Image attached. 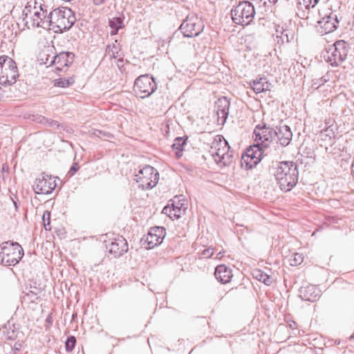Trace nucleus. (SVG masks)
<instances>
[{"label": "nucleus", "instance_id": "nucleus-1", "mask_svg": "<svg viewBox=\"0 0 354 354\" xmlns=\"http://www.w3.org/2000/svg\"><path fill=\"white\" fill-rule=\"evenodd\" d=\"M272 173L283 192H289L298 182L299 171L297 165L293 162L282 161L272 166Z\"/></svg>", "mask_w": 354, "mask_h": 354}, {"label": "nucleus", "instance_id": "nucleus-2", "mask_svg": "<svg viewBox=\"0 0 354 354\" xmlns=\"http://www.w3.org/2000/svg\"><path fill=\"white\" fill-rule=\"evenodd\" d=\"M23 256L24 250L17 242L6 241L0 245V262L3 266H15Z\"/></svg>", "mask_w": 354, "mask_h": 354}, {"label": "nucleus", "instance_id": "nucleus-3", "mask_svg": "<svg viewBox=\"0 0 354 354\" xmlns=\"http://www.w3.org/2000/svg\"><path fill=\"white\" fill-rule=\"evenodd\" d=\"M231 15L234 23L247 26L252 21L255 15V9L250 2L244 1L232 9Z\"/></svg>", "mask_w": 354, "mask_h": 354}, {"label": "nucleus", "instance_id": "nucleus-4", "mask_svg": "<svg viewBox=\"0 0 354 354\" xmlns=\"http://www.w3.org/2000/svg\"><path fill=\"white\" fill-rule=\"evenodd\" d=\"M19 77L15 62L8 56L0 57V84L12 85Z\"/></svg>", "mask_w": 354, "mask_h": 354}, {"label": "nucleus", "instance_id": "nucleus-5", "mask_svg": "<svg viewBox=\"0 0 354 354\" xmlns=\"http://www.w3.org/2000/svg\"><path fill=\"white\" fill-rule=\"evenodd\" d=\"M138 183V187L144 190L154 187L159 180V173L156 169L149 165L140 168L138 173L135 174L134 179Z\"/></svg>", "mask_w": 354, "mask_h": 354}, {"label": "nucleus", "instance_id": "nucleus-6", "mask_svg": "<svg viewBox=\"0 0 354 354\" xmlns=\"http://www.w3.org/2000/svg\"><path fill=\"white\" fill-rule=\"evenodd\" d=\"M156 88L157 85L154 78L147 74L140 75L135 80L134 91L141 98L149 96Z\"/></svg>", "mask_w": 354, "mask_h": 354}, {"label": "nucleus", "instance_id": "nucleus-7", "mask_svg": "<svg viewBox=\"0 0 354 354\" xmlns=\"http://www.w3.org/2000/svg\"><path fill=\"white\" fill-rule=\"evenodd\" d=\"M349 49V44L345 41H337L331 48H330L331 55L328 56L327 62H330L333 66H338L346 59Z\"/></svg>", "mask_w": 354, "mask_h": 354}, {"label": "nucleus", "instance_id": "nucleus-8", "mask_svg": "<svg viewBox=\"0 0 354 354\" xmlns=\"http://www.w3.org/2000/svg\"><path fill=\"white\" fill-rule=\"evenodd\" d=\"M267 149L260 145L259 142L248 149L245 153L242 156V164L245 163L246 167L252 169L255 167L263 158L267 156Z\"/></svg>", "mask_w": 354, "mask_h": 354}, {"label": "nucleus", "instance_id": "nucleus-9", "mask_svg": "<svg viewBox=\"0 0 354 354\" xmlns=\"http://www.w3.org/2000/svg\"><path fill=\"white\" fill-rule=\"evenodd\" d=\"M253 136L255 142L268 149L272 142L275 140L274 128L258 124L254 130Z\"/></svg>", "mask_w": 354, "mask_h": 354}, {"label": "nucleus", "instance_id": "nucleus-10", "mask_svg": "<svg viewBox=\"0 0 354 354\" xmlns=\"http://www.w3.org/2000/svg\"><path fill=\"white\" fill-rule=\"evenodd\" d=\"M57 186L55 177H52L45 173L36 178L33 189L37 194H49L53 192Z\"/></svg>", "mask_w": 354, "mask_h": 354}, {"label": "nucleus", "instance_id": "nucleus-11", "mask_svg": "<svg viewBox=\"0 0 354 354\" xmlns=\"http://www.w3.org/2000/svg\"><path fill=\"white\" fill-rule=\"evenodd\" d=\"M30 8L31 6H26L22 12L23 21H24L26 26L28 28H30L28 26V19H30L31 26L32 27H44L46 23V19H45L44 17L47 14V10H44L42 6L40 5L39 8L41 12L39 11H35L33 14V16H29L31 13Z\"/></svg>", "mask_w": 354, "mask_h": 354}, {"label": "nucleus", "instance_id": "nucleus-12", "mask_svg": "<svg viewBox=\"0 0 354 354\" xmlns=\"http://www.w3.org/2000/svg\"><path fill=\"white\" fill-rule=\"evenodd\" d=\"M183 35L186 37L198 36L203 30L199 19L195 16H188L180 26Z\"/></svg>", "mask_w": 354, "mask_h": 354}, {"label": "nucleus", "instance_id": "nucleus-13", "mask_svg": "<svg viewBox=\"0 0 354 354\" xmlns=\"http://www.w3.org/2000/svg\"><path fill=\"white\" fill-rule=\"evenodd\" d=\"M74 58V53L63 51L53 57L50 65L53 66L57 71H66L73 62Z\"/></svg>", "mask_w": 354, "mask_h": 354}, {"label": "nucleus", "instance_id": "nucleus-14", "mask_svg": "<svg viewBox=\"0 0 354 354\" xmlns=\"http://www.w3.org/2000/svg\"><path fill=\"white\" fill-rule=\"evenodd\" d=\"M292 133L289 126L280 122L278 126L274 128V138L277 143L283 147L288 146L292 140Z\"/></svg>", "mask_w": 354, "mask_h": 354}, {"label": "nucleus", "instance_id": "nucleus-15", "mask_svg": "<svg viewBox=\"0 0 354 354\" xmlns=\"http://www.w3.org/2000/svg\"><path fill=\"white\" fill-rule=\"evenodd\" d=\"M106 248L115 258L120 257L128 251V243L124 238L118 236L109 245H106Z\"/></svg>", "mask_w": 354, "mask_h": 354}, {"label": "nucleus", "instance_id": "nucleus-16", "mask_svg": "<svg viewBox=\"0 0 354 354\" xmlns=\"http://www.w3.org/2000/svg\"><path fill=\"white\" fill-rule=\"evenodd\" d=\"M76 17L74 12L68 8H64L62 17L59 18V22L57 26V30L60 32L68 30L75 23Z\"/></svg>", "mask_w": 354, "mask_h": 354}, {"label": "nucleus", "instance_id": "nucleus-17", "mask_svg": "<svg viewBox=\"0 0 354 354\" xmlns=\"http://www.w3.org/2000/svg\"><path fill=\"white\" fill-rule=\"evenodd\" d=\"M230 102L226 97L219 98L216 102L218 122L223 125L229 115Z\"/></svg>", "mask_w": 354, "mask_h": 354}, {"label": "nucleus", "instance_id": "nucleus-18", "mask_svg": "<svg viewBox=\"0 0 354 354\" xmlns=\"http://www.w3.org/2000/svg\"><path fill=\"white\" fill-rule=\"evenodd\" d=\"M218 140L216 139V142L212 146V149H215L216 151L212 152V156L216 162H221L225 159V150L230 149V146L226 140L222 141L221 136H217Z\"/></svg>", "mask_w": 354, "mask_h": 354}, {"label": "nucleus", "instance_id": "nucleus-19", "mask_svg": "<svg viewBox=\"0 0 354 354\" xmlns=\"http://www.w3.org/2000/svg\"><path fill=\"white\" fill-rule=\"evenodd\" d=\"M302 300L314 302L320 297V290L314 285L301 286L299 290Z\"/></svg>", "mask_w": 354, "mask_h": 354}, {"label": "nucleus", "instance_id": "nucleus-20", "mask_svg": "<svg viewBox=\"0 0 354 354\" xmlns=\"http://www.w3.org/2000/svg\"><path fill=\"white\" fill-rule=\"evenodd\" d=\"M338 23L337 15L333 13L326 15L318 21L319 26L323 29V32L325 34L332 32L336 30Z\"/></svg>", "mask_w": 354, "mask_h": 354}, {"label": "nucleus", "instance_id": "nucleus-21", "mask_svg": "<svg viewBox=\"0 0 354 354\" xmlns=\"http://www.w3.org/2000/svg\"><path fill=\"white\" fill-rule=\"evenodd\" d=\"M214 275L216 279L223 284L229 283L232 277L231 270L223 264L216 267Z\"/></svg>", "mask_w": 354, "mask_h": 354}, {"label": "nucleus", "instance_id": "nucleus-22", "mask_svg": "<svg viewBox=\"0 0 354 354\" xmlns=\"http://www.w3.org/2000/svg\"><path fill=\"white\" fill-rule=\"evenodd\" d=\"M64 11V8L63 9L56 8L50 12L48 15L46 14L44 17L46 19V24L53 29L57 28L59 22V18L62 17Z\"/></svg>", "mask_w": 354, "mask_h": 354}, {"label": "nucleus", "instance_id": "nucleus-23", "mask_svg": "<svg viewBox=\"0 0 354 354\" xmlns=\"http://www.w3.org/2000/svg\"><path fill=\"white\" fill-rule=\"evenodd\" d=\"M250 84L253 91L256 93H260L261 92L268 91L270 90V87L271 86V84L268 82L267 78L265 77H261L254 80Z\"/></svg>", "mask_w": 354, "mask_h": 354}, {"label": "nucleus", "instance_id": "nucleus-24", "mask_svg": "<svg viewBox=\"0 0 354 354\" xmlns=\"http://www.w3.org/2000/svg\"><path fill=\"white\" fill-rule=\"evenodd\" d=\"M163 240L156 238V236L151 234V232H148L146 236H144L141 242L143 245L147 248H153L160 245Z\"/></svg>", "mask_w": 354, "mask_h": 354}, {"label": "nucleus", "instance_id": "nucleus-25", "mask_svg": "<svg viewBox=\"0 0 354 354\" xmlns=\"http://www.w3.org/2000/svg\"><path fill=\"white\" fill-rule=\"evenodd\" d=\"M180 201H181L180 199L177 203L174 201L171 205L174 212L172 216H174V218H179L181 216V214H184L187 209L184 203H181Z\"/></svg>", "mask_w": 354, "mask_h": 354}, {"label": "nucleus", "instance_id": "nucleus-26", "mask_svg": "<svg viewBox=\"0 0 354 354\" xmlns=\"http://www.w3.org/2000/svg\"><path fill=\"white\" fill-rule=\"evenodd\" d=\"M252 275L258 281L263 282L267 286H270L272 282L270 276L261 270H254L252 272Z\"/></svg>", "mask_w": 354, "mask_h": 354}, {"label": "nucleus", "instance_id": "nucleus-27", "mask_svg": "<svg viewBox=\"0 0 354 354\" xmlns=\"http://www.w3.org/2000/svg\"><path fill=\"white\" fill-rule=\"evenodd\" d=\"M186 145V139H184L182 137H177L175 138L174 143L172 145V148L174 149H176V155L177 157H180L182 156V152L183 150L184 145Z\"/></svg>", "mask_w": 354, "mask_h": 354}, {"label": "nucleus", "instance_id": "nucleus-28", "mask_svg": "<svg viewBox=\"0 0 354 354\" xmlns=\"http://www.w3.org/2000/svg\"><path fill=\"white\" fill-rule=\"evenodd\" d=\"M149 232H151V234L156 236V238L163 240L165 235L166 232L165 229L163 227L156 226L151 227L149 230Z\"/></svg>", "mask_w": 354, "mask_h": 354}, {"label": "nucleus", "instance_id": "nucleus-29", "mask_svg": "<svg viewBox=\"0 0 354 354\" xmlns=\"http://www.w3.org/2000/svg\"><path fill=\"white\" fill-rule=\"evenodd\" d=\"M303 260L304 257L302 254L295 253L291 256V257L289 259V261L290 266H297L298 265H300L303 262Z\"/></svg>", "mask_w": 354, "mask_h": 354}, {"label": "nucleus", "instance_id": "nucleus-30", "mask_svg": "<svg viewBox=\"0 0 354 354\" xmlns=\"http://www.w3.org/2000/svg\"><path fill=\"white\" fill-rule=\"evenodd\" d=\"M109 24L112 29H120L123 27V20L121 17H113L109 19Z\"/></svg>", "mask_w": 354, "mask_h": 354}, {"label": "nucleus", "instance_id": "nucleus-31", "mask_svg": "<svg viewBox=\"0 0 354 354\" xmlns=\"http://www.w3.org/2000/svg\"><path fill=\"white\" fill-rule=\"evenodd\" d=\"M73 81L72 79H64V78H59L57 80H55V86L66 88L69 86H71L73 84Z\"/></svg>", "mask_w": 354, "mask_h": 354}, {"label": "nucleus", "instance_id": "nucleus-32", "mask_svg": "<svg viewBox=\"0 0 354 354\" xmlns=\"http://www.w3.org/2000/svg\"><path fill=\"white\" fill-rule=\"evenodd\" d=\"M76 344V338L74 336H69L67 337L65 342L66 350L68 352H71Z\"/></svg>", "mask_w": 354, "mask_h": 354}, {"label": "nucleus", "instance_id": "nucleus-33", "mask_svg": "<svg viewBox=\"0 0 354 354\" xmlns=\"http://www.w3.org/2000/svg\"><path fill=\"white\" fill-rule=\"evenodd\" d=\"M50 214L49 212H46L43 216L42 219L44 221V226L46 230H50Z\"/></svg>", "mask_w": 354, "mask_h": 354}, {"label": "nucleus", "instance_id": "nucleus-34", "mask_svg": "<svg viewBox=\"0 0 354 354\" xmlns=\"http://www.w3.org/2000/svg\"><path fill=\"white\" fill-rule=\"evenodd\" d=\"M93 135L97 138L104 140H107L113 137V136L109 133L104 132L101 130L97 129L93 131Z\"/></svg>", "mask_w": 354, "mask_h": 354}, {"label": "nucleus", "instance_id": "nucleus-35", "mask_svg": "<svg viewBox=\"0 0 354 354\" xmlns=\"http://www.w3.org/2000/svg\"><path fill=\"white\" fill-rule=\"evenodd\" d=\"M32 120L35 122L44 125H46L48 122V118L41 115H33Z\"/></svg>", "mask_w": 354, "mask_h": 354}, {"label": "nucleus", "instance_id": "nucleus-36", "mask_svg": "<svg viewBox=\"0 0 354 354\" xmlns=\"http://www.w3.org/2000/svg\"><path fill=\"white\" fill-rule=\"evenodd\" d=\"M317 3L318 2L315 0H302V1H299V4L303 5L307 9L314 8Z\"/></svg>", "mask_w": 354, "mask_h": 354}, {"label": "nucleus", "instance_id": "nucleus-37", "mask_svg": "<svg viewBox=\"0 0 354 354\" xmlns=\"http://www.w3.org/2000/svg\"><path fill=\"white\" fill-rule=\"evenodd\" d=\"M232 158H233L232 153H230L227 151L225 153V159H223L221 163H223L224 165H227L230 164L231 162V161H232Z\"/></svg>", "mask_w": 354, "mask_h": 354}, {"label": "nucleus", "instance_id": "nucleus-38", "mask_svg": "<svg viewBox=\"0 0 354 354\" xmlns=\"http://www.w3.org/2000/svg\"><path fill=\"white\" fill-rule=\"evenodd\" d=\"M162 212L166 215H167L169 217H170L171 218L174 219V216H173V214H174V212H173V209H171V207L168 205L167 206H165Z\"/></svg>", "mask_w": 354, "mask_h": 354}, {"label": "nucleus", "instance_id": "nucleus-39", "mask_svg": "<svg viewBox=\"0 0 354 354\" xmlns=\"http://www.w3.org/2000/svg\"><path fill=\"white\" fill-rule=\"evenodd\" d=\"M46 126L52 127L54 129H59V127H60V124L58 123L57 121H55V120H53L51 119H48V118L47 124Z\"/></svg>", "mask_w": 354, "mask_h": 354}, {"label": "nucleus", "instance_id": "nucleus-40", "mask_svg": "<svg viewBox=\"0 0 354 354\" xmlns=\"http://www.w3.org/2000/svg\"><path fill=\"white\" fill-rule=\"evenodd\" d=\"M80 169L79 165L77 162H74L72 166L71 167L68 174L70 176H73Z\"/></svg>", "mask_w": 354, "mask_h": 354}, {"label": "nucleus", "instance_id": "nucleus-41", "mask_svg": "<svg viewBox=\"0 0 354 354\" xmlns=\"http://www.w3.org/2000/svg\"><path fill=\"white\" fill-rule=\"evenodd\" d=\"M214 254V248H209L207 249L204 250L202 252V256L205 258H209L211 257Z\"/></svg>", "mask_w": 354, "mask_h": 354}, {"label": "nucleus", "instance_id": "nucleus-42", "mask_svg": "<svg viewBox=\"0 0 354 354\" xmlns=\"http://www.w3.org/2000/svg\"><path fill=\"white\" fill-rule=\"evenodd\" d=\"M93 2L96 6H100L105 2V0H93Z\"/></svg>", "mask_w": 354, "mask_h": 354}, {"label": "nucleus", "instance_id": "nucleus-43", "mask_svg": "<svg viewBox=\"0 0 354 354\" xmlns=\"http://www.w3.org/2000/svg\"><path fill=\"white\" fill-rule=\"evenodd\" d=\"M119 29H117V28H113L112 29L111 32V35H115L118 33V31Z\"/></svg>", "mask_w": 354, "mask_h": 354}, {"label": "nucleus", "instance_id": "nucleus-44", "mask_svg": "<svg viewBox=\"0 0 354 354\" xmlns=\"http://www.w3.org/2000/svg\"><path fill=\"white\" fill-rule=\"evenodd\" d=\"M269 1L274 3L276 1V0H269Z\"/></svg>", "mask_w": 354, "mask_h": 354}, {"label": "nucleus", "instance_id": "nucleus-45", "mask_svg": "<svg viewBox=\"0 0 354 354\" xmlns=\"http://www.w3.org/2000/svg\"><path fill=\"white\" fill-rule=\"evenodd\" d=\"M269 1L274 3L276 1V0H269Z\"/></svg>", "mask_w": 354, "mask_h": 354}, {"label": "nucleus", "instance_id": "nucleus-46", "mask_svg": "<svg viewBox=\"0 0 354 354\" xmlns=\"http://www.w3.org/2000/svg\"><path fill=\"white\" fill-rule=\"evenodd\" d=\"M354 338V333L351 336V339H353Z\"/></svg>", "mask_w": 354, "mask_h": 354}, {"label": "nucleus", "instance_id": "nucleus-47", "mask_svg": "<svg viewBox=\"0 0 354 354\" xmlns=\"http://www.w3.org/2000/svg\"><path fill=\"white\" fill-rule=\"evenodd\" d=\"M16 350H19V346L15 347Z\"/></svg>", "mask_w": 354, "mask_h": 354}, {"label": "nucleus", "instance_id": "nucleus-48", "mask_svg": "<svg viewBox=\"0 0 354 354\" xmlns=\"http://www.w3.org/2000/svg\"><path fill=\"white\" fill-rule=\"evenodd\" d=\"M16 350H19V346L15 347Z\"/></svg>", "mask_w": 354, "mask_h": 354}, {"label": "nucleus", "instance_id": "nucleus-49", "mask_svg": "<svg viewBox=\"0 0 354 354\" xmlns=\"http://www.w3.org/2000/svg\"><path fill=\"white\" fill-rule=\"evenodd\" d=\"M317 2H319V0H315Z\"/></svg>", "mask_w": 354, "mask_h": 354}]
</instances>
